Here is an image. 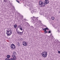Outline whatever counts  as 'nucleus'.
Instances as JSON below:
<instances>
[{"label":"nucleus","mask_w":60,"mask_h":60,"mask_svg":"<svg viewBox=\"0 0 60 60\" xmlns=\"http://www.w3.org/2000/svg\"><path fill=\"white\" fill-rule=\"evenodd\" d=\"M11 29L8 28L6 31L7 32V34L8 36H10L12 34V31H11L10 30Z\"/></svg>","instance_id":"obj_1"},{"label":"nucleus","mask_w":60,"mask_h":60,"mask_svg":"<svg viewBox=\"0 0 60 60\" xmlns=\"http://www.w3.org/2000/svg\"><path fill=\"white\" fill-rule=\"evenodd\" d=\"M32 19L31 21L33 23V24L35 23L36 22H37V21L38 19L37 18H36L35 17L33 16V17H32L31 18Z\"/></svg>","instance_id":"obj_2"},{"label":"nucleus","mask_w":60,"mask_h":60,"mask_svg":"<svg viewBox=\"0 0 60 60\" xmlns=\"http://www.w3.org/2000/svg\"><path fill=\"white\" fill-rule=\"evenodd\" d=\"M39 5H41L40 6L41 7H43L45 5H46V4L45 3H43L42 1L41 0H40L39 1Z\"/></svg>","instance_id":"obj_3"},{"label":"nucleus","mask_w":60,"mask_h":60,"mask_svg":"<svg viewBox=\"0 0 60 60\" xmlns=\"http://www.w3.org/2000/svg\"><path fill=\"white\" fill-rule=\"evenodd\" d=\"M42 56L44 57H46L48 56V53L46 51H44L41 53Z\"/></svg>","instance_id":"obj_4"},{"label":"nucleus","mask_w":60,"mask_h":60,"mask_svg":"<svg viewBox=\"0 0 60 60\" xmlns=\"http://www.w3.org/2000/svg\"><path fill=\"white\" fill-rule=\"evenodd\" d=\"M12 56L13 57L11 58L10 59H9V60H16V57L15 56L13 55H12Z\"/></svg>","instance_id":"obj_5"},{"label":"nucleus","mask_w":60,"mask_h":60,"mask_svg":"<svg viewBox=\"0 0 60 60\" xmlns=\"http://www.w3.org/2000/svg\"><path fill=\"white\" fill-rule=\"evenodd\" d=\"M24 31L23 30V31L22 32H20V31H19V32H18V29L16 30V32L17 34H20V35H22L23 34V32Z\"/></svg>","instance_id":"obj_6"},{"label":"nucleus","mask_w":60,"mask_h":60,"mask_svg":"<svg viewBox=\"0 0 60 60\" xmlns=\"http://www.w3.org/2000/svg\"><path fill=\"white\" fill-rule=\"evenodd\" d=\"M11 49H15V46L14 44H12L11 45Z\"/></svg>","instance_id":"obj_7"},{"label":"nucleus","mask_w":60,"mask_h":60,"mask_svg":"<svg viewBox=\"0 0 60 60\" xmlns=\"http://www.w3.org/2000/svg\"><path fill=\"white\" fill-rule=\"evenodd\" d=\"M46 30H49V29L47 27H46L43 30L44 31H45V33H47V31H46Z\"/></svg>","instance_id":"obj_8"},{"label":"nucleus","mask_w":60,"mask_h":60,"mask_svg":"<svg viewBox=\"0 0 60 60\" xmlns=\"http://www.w3.org/2000/svg\"><path fill=\"white\" fill-rule=\"evenodd\" d=\"M22 45L24 46H26L27 45V44H26V42L25 41L23 42H22Z\"/></svg>","instance_id":"obj_9"},{"label":"nucleus","mask_w":60,"mask_h":60,"mask_svg":"<svg viewBox=\"0 0 60 60\" xmlns=\"http://www.w3.org/2000/svg\"><path fill=\"white\" fill-rule=\"evenodd\" d=\"M45 3L46 4H48L49 3V1L48 0H45Z\"/></svg>","instance_id":"obj_10"},{"label":"nucleus","mask_w":60,"mask_h":60,"mask_svg":"<svg viewBox=\"0 0 60 60\" xmlns=\"http://www.w3.org/2000/svg\"><path fill=\"white\" fill-rule=\"evenodd\" d=\"M29 9L30 11H32L34 10V8L32 7H30L29 8Z\"/></svg>","instance_id":"obj_11"},{"label":"nucleus","mask_w":60,"mask_h":60,"mask_svg":"<svg viewBox=\"0 0 60 60\" xmlns=\"http://www.w3.org/2000/svg\"><path fill=\"white\" fill-rule=\"evenodd\" d=\"M20 29L21 30V31H22V30H23V28H22V27L21 26L19 27Z\"/></svg>","instance_id":"obj_12"},{"label":"nucleus","mask_w":60,"mask_h":60,"mask_svg":"<svg viewBox=\"0 0 60 60\" xmlns=\"http://www.w3.org/2000/svg\"><path fill=\"white\" fill-rule=\"evenodd\" d=\"M13 54L14 55V56H15V55H17V54H16V52H15L14 51L13 52Z\"/></svg>","instance_id":"obj_13"},{"label":"nucleus","mask_w":60,"mask_h":60,"mask_svg":"<svg viewBox=\"0 0 60 60\" xmlns=\"http://www.w3.org/2000/svg\"><path fill=\"white\" fill-rule=\"evenodd\" d=\"M7 57L8 58H10V55H7Z\"/></svg>","instance_id":"obj_14"},{"label":"nucleus","mask_w":60,"mask_h":60,"mask_svg":"<svg viewBox=\"0 0 60 60\" xmlns=\"http://www.w3.org/2000/svg\"><path fill=\"white\" fill-rule=\"evenodd\" d=\"M14 26L15 28H16V27H17V25L16 24H15L14 25Z\"/></svg>","instance_id":"obj_15"},{"label":"nucleus","mask_w":60,"mask_h":60,"mask_svg":"<svg viewBox=\"0 0 60 60\" xmlns=\"http://www.w3.org/2000/svg\"><path fill=\"white\" fill-rule=\"evenodd\" d=\"M32 12H36V11H35V9H34V10L33 11H32Z\"/></svg>","instance_id":"obj_16"},{"label":"nucleus","mask_w":60,"mask_h":60,"mask_svg":"<svg viewBox=\"0 0 60 60\" xmlns=\"http://www.w3.org/2000/svg\"><path fill=\"white\" fill-rule=\"evenodd\" d=\"M45 15L46 16V18H47V19H48V17H49L48 16V15H47V14H45Z\"/></svg>","instance_id":"obj_17"},{"label":"nucleus","mask_w":60,"mask_h":60,"mask_svg":"<svg viewBox=\"0 0 60 60\" xmlns=\"http://www.w3.org/2000/svg\"><path fill=\"white\" fill-rule=\"evenodd\" d=\"M10 7H14L13 6H12V4H10Z\"/></svg>","instance_id":"obj_18"},{"label":"nucleus","mask_w":60,"mask_h":60,"mask_svg":"<svg viewBox=\"0 0 60 60\" xmlns=\"http://www.w3.org/2000/svg\"><path fill=\"white\" fill-rule=\"evenodd\" d=\"M4 1L5 3H7L8 2L7 0H4Z\"/></svg>","instance_id":"obj_19"},{"label":"nucleus","mask_w":60,"mask_h":60,"mask_svg":"<svg viewBox=\"0 0 60 60\" xmlns=\"http://www.w3.org/2000/svg\"><path fill=\"white\" fill-rule=\"evenodd\" d=\"M39 26H42V24L41 23H41H40Z\"/></svg>","instance_id":"obj_20"},{"label":"nucleus","mask_w":60,"mask_h":60,"mask_svg":"<svg viewBox=\"0 0 60 60\" xmlns=\"http://www.w3.org/2000/svg\"><path fill=\"white\" fill-rule=\"evenodd\" d=\"M37 20V23H38V22L39 23H40V22H41V21L40 20H39L38 21V20Z\"/></svg>","instance_id":"obj_21"},{"label":"nucleus","mask_w":60,"mask_h":60,"mask_svg":"<svg viewBox=\"0 0 60 60\" xmlns=\"http://www.w3.org/2000/svg\"><path fill=\"white\" fill-rule=\"evenodd\" d=\"M55 18H54V17H52V20H54V19Z\"/></svg>","instance_id":"obj_22"},{"label":"nucleus","mask_w":60,"mask_h":60,"mask_svg":"<svg viewBox=\"0 0 60 60\" xmlns=\"http://www.w3.org/2000/svg\"><path fill=\"white\" fill-rule=\"evenodd\" d=\"M31 27L32 28V29H34V27H33V26H31Z\"/></svg>","instance_id":"obj_23"},{"label":"nucleus","mask_w":60,"mask_h":60,"mask_svg":"<svg viewBox=\"0 0 60 60\" xmlns=\"http://www.w3.org/2000/svg\"><path fill=\"white\" fill-rule=\"evenodd\" d=\"M5 60H10V59H8V58H6L5 59Z\"/></svg>","instance_id":"obj_24"},{"label":"nucleus","mask_w":60,"mask_h":60,"mask_svg":"<svg viewBox=\"0 0 60 60\" xmlns=\"http://www.w3.org/2000/svg\"><path fill=\"white\" fill-rule=\"evenodd\" d=\"M16 2H17L18 3H19V1H18L17 0H16Z\"/></svg>","instance_id":"obj_25"},{"label":"nucleus","mask_w":60,"mask_h":60,"mask_svg":"<svg viewBox=\"0 0 60 60\" xmlns=\"http://www.w3.org/2000/svg\"><path fill=\"white\" fill-rule=\"evenodd\" d=\"M60 31H59V30H57V32H58V33H59V32H60Z\"/></svg>","instance_id":"obj_26"},{"label":"nucleus","mask_w":60,"mask_h":60,"mask_svg":"<svg viewBox=\"0 0 60 60\" xmlns=\"http://www.w3.org/2000/svg\"><path fill=\"white\" fill-rule=\"evenodd\" d=\"M49 33H51V31H50V30H49Z\"/></svg>","instance_id":"obj_27"},{"label":"nucleus","mask_w":60,"mask_h":60,"mask_svg":"<svg viewBox=\"0 0 60 60\" xmlns=\"http://www.w3.org/2000/svg\"><path fill=\"white\" fill-rule=\"evenodd\" d=\"M58 53L59 54L60 53V51H58Z\"/></svg>","instance_id":"obj_28"},{"label":"nucleus","mask_w":60,"mask_h":60,"mask_svg":"<svg viewBox=\"0 0 60 60\" xmlns=\"http://www.w3.org/2000/svg\"><path fill=\"white\" fill-rule=\"evenodd\" d=\"M18 45L19 46V44H18Z\"/></svg>","instance_id":"obj_29"},{"label":"nucleus","mask_w":60,"mask_h":60,"mask_svg":"<svg viewBox=\"0 0 60 60\" xmlns=\"http://www.w3.org/2000/svg\"><path fill=\"white\" fill-rule=\"evenodd\" d=\"M24 20H25V21H26V20H27L26 19H24Z\"/></svg>","instance_id":"obj_30"},{"label":"nucleus","mask_w":60,"mask_h":60,"mask_svg":"<svg viewBox=\"0 0 60 60\" xmlns=\"http://www.w3.org/2000/svg\"><path fill=\"white\" fill-rule=\"evenodd\" d=\"M19 26H19H20H20Z\"/></svg>","instance_id":"obj_31"},{"label":"nucleus","mask_w":60,"mask_h":60,"mask_svg":"<svg viewBox=\"0 0 60 60\" xmlns=\"http://www.w3.org/2000/svg\"><path fill=\"white\" fill-rule=\"evenodd\" d=\"M52 38H53V36H52Z\"/></svg>","instance_id":"obj_32"},{"label":"nucleus","mask_w":60,"mask_h":60,"mask_svg":"<svg viewBox=\"0 0 60 60\" xmlns=\"http://www.w3.org/2000/svg\"><path fill=\"white\" fill-rule=\"evenodd\" d=\"M11 10H13V9H12V8Z\"/></svg>","instance_id":"obj_33"},{"label":"nucleus","mask_w":60,"mask_h":60,"mask_svg":"<svg viewBox=\"0 0 60 60\" xmlns=\"http://www.w3.org/2000/svg\"><path fill=\"white\" fill-rule=\"evenodd\" d=\"M59 13H60V11H59Z\"/></svg>","instance_id":"obj_34"},{"label":"nucleus","mask_w":60,"mask_h":60,"mask_svg":"<svg viewBox=\"0 0 60 60\" xmlns=\"http://www.w3.org/2000/svg\"><path fill=\"white\" fill-rule=\"evenodd\" d=\"M56 27H57V26H56V27H55V28H56Z\"/></svg>","instance_id":"obj_35"},{"label":"nucleus","mask_w":60,"mask_h":60,"mask_svg":"<svg viewBox=\"0 0 60 60\" xmlns=\"http://www.w3.org/2000/svg\"><path fill=\"white\" fill-rule=\"evenodd\" d=\"M58 43H60V42H58Z\"/></svg>","instance_id":"obj_36"},{"label":"nucleus","mask_w":60,"mask_h":60,"mask_svg":"<svg viewBox=\"0 0 60 60\" xmlns=\"http://www.w3.org/2000/svg\"><path fill=\"white\" fill-rule=\"evenodd\" d=\"M35 26H36V25H35V24L34 25Z\"/></svg>","instance_id":"obj_37"},{"label":"nucleus","mask_w":60,"mask_h":60,"mask_svg":"<svg viewBox=\"0 0 60 60\" xmlns=\"http://www.w3.org/2000/svg\"><path fill=\"white\" fill-rule=\"evenodd\" d=\"M39 60H41V59H40Z\"/></svg>","instance_id":"obj_38"},{"label":"nucleus","mask_w":60,"mask_h":60,"mask_svg":"<svg viewBox=\"0 0 60 60\" xmlns=\"http://www.w3.org/2000/svg\"><path fill=\"white\" fill-rule=\"evenodd\" d=\"M22 18H23V16H22Z\"/></svg>","instance_id":"obj_39"},{"label":"nucleus","mask_w":60,"mask_h":60,"mask_svg":"<svg viewBox=\"0 0 60 60\" xmlns=\"http://www.w3.org/2000/svg\"><path fill=\"white\" fill-rule=\"evenodd\" d=\"M29 26H30V25H29Z\"/></svg>","instance_id":"obj_40"}]
</instances>
